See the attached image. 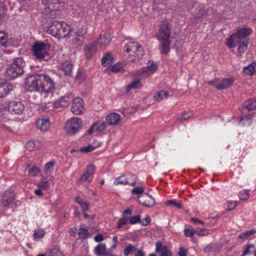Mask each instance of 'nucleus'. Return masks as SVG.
<instances>
[{
	"instance_id": "f257e3e1",
	"label": "nucleus",
	"mask_w": 256,
	"mask_h": 256,
	"mask_svg": "<svg viewBox=\"0 0 256 256\" xmlns=\"http://www.w3.org/2000/svg\"><path fill=\"white\" fill-rule=\"evenodd\" d=\"M25 86L29 92H52L54 90V82L44 74L35 73L30 74L25 80Z\"/></svg>"
},
{
	"instance_id": "f03ea898",
	"label": "nucleus",
	"mask_w": 256,
	"mask_h": 256,
	"mask_svg": "<svg viewBox=\"0 0 256 256\" xmlns=\"http://www.w3.org/2000/svg\"><path fill=\"white\" fill-rule=\"evenodd\" d=\"M46 32L58 38L66 37L71 32L70 26L66 22L53 21L46 28Z\"/></svg>"
},
{
	"instance_id": "7ed1b4c3",
	"label": "nucleus",
	"mask_w": 256,
	"mask_h": 256,
	"mask_svg": "<svg viewBox=\"0 0 256 256\" xmlns=\"http://www.w3.org/2000/svg\"><path fill=\"white\" fill-rule=\"evenodd\" d=\"M170 28L168 24L166 22L162 23L160 26L156 36L157 39L160 42V50L162 54H166L170 51Z\"/></svg>"
},
{
	"instance_id": "20e7f679",
	"label": "nucleus",
	"mask_w": 256,
	"mask_h": 256,
	"mask_svg": "<svg viewBox=\"0 0 256 256\" xmlns=\"http://www.w3.org/2000/svg\"><path fill=\"white\" fill-rule=\"evenodd\" d=\"M124 56L128 54V60L130 62H139L143 57L144 52L142 46L136 42H130L125 46Z\"/></svg>"
},
{
	"instance_id": "39448f33",
	"label": "nucleus",
	"mask_w": 256,
	"mask_h": 256,
	"mask_svg": "<svg viewBox=\"0 0 256 256\" xmlns=\"http://www.w3.org/2000/svg\"><path fill=\"white\" fill-rule=\"evenodd\" d=\"M256 108V100L250 99L247 100L242 109V116L240 118V124L245 126L250 124L253 114L250 110Z\"/></svg>"
},
{
	"instance_id": "423d86ee",
	"label": "nucleus",
	"mask_w": 256,
	"mask_h": 256,
	"mask_svg": "<svg viewBox=\"0 0 256 256\" xmlns=\"http://www.w3.org/2000/svg\"><path fill=\"white\" fill-rule=\"evenodd\" d=\"M25 62L22 58H15L6 71V76L11 79H14L22 76L24 72L23 68Z\"/></svg>"
},
{
	"instance_id": "0eeeda50",
	"label": "nucleus",
	"mask_w": 256,
	"mask_h": 256,
	"mask_svg": "<svg viewBox=\"0 0 256 256\" xmlns=\"http://www.w3.org/2000/svg\"><path fill=\"white\" fill-rule=\"evenodd\" d=\"M251 33L252 30L250 28H240L227 40L226 44L230 48H234L238 42L244 40Z\"/></svg>"
},
{
	"instance_id": "6e6552de",
	"label": "nucleus",
	"mask_w": 256,
	"mask_h": 256,
	"mask_svg": "<svg viewBox=\"0 0 256 256\" xmlns=\"http://www.w3.org/2000/svg\"><path fill=\"white\" fill-rule=\"evenodd\" d=\"M50 44L42 42H36L32 47L33 55L36 59L42 60L48 58Z\"/></svg>"
},
{
	"instance_id": "1a4fd4ad",
	"label": "nucleus",
	"mask_w": 256,
	"mask_h": 256,
	"mask_svg": "<svg viewBox=\"0 0 256 256\" xmlns=\"http://www.w3.org/2000/svg\"><path fill=\"white\" fill-rule=\"evenodd\" d=\"M95 170V166L92 164H88L84 172L77 180V184L78 186H86L92 180Z\"/></svg>"
},
{
	"instance_id": "9d476101",
	"label": "nucleus",
	"mask_w": 256,
	"mask_h": 256,
	"mask_svg": "<svg viewBox=\"0 0 256 256\" xmlns=\"http://www.w3.org/2000/svg\"><path fill=\"white\" fill-rule=\"evenodd\" d=\"M72 96L69 94L60 97L58 100L54 103H49L45 104L43 106L45 109L51 110L54 108H64L68 106L72 100Z\"/></svg>"
},
{
	"instance_id": "9b49d317",
	"label": "nucleus",
	"mask_w": 256,
	"mask_h": 256,
	"mask_svg": "<svg viewBox=\"0 0 256 256\" xmlns=\"http://www.w3.org/2000/svg\"><path fill=\"white\" fill-rule=\"evenodd\" d=\"M82 123V121L80 118L73 117L66 122L65 130L70 134H74L80 130Z\"/></svg>"
},
{
	"instance_id": "f8f14e48",
	"label": "nucleus",
	"mask_w": 256,
	"mask_h": 256,
	"mask_svg": "<svg viewBox=\"0 0 256 256\" xmlns=\"http://www.w3.org/2000/svg\"><path fill=\"white\" fill-rule=\"evenodd\" d=\"M114 183L115 185L128 184L130 186H134L137 183V178L134 175L128 174L116 178Z\"/></svg>"
},
{
	"instance_id": "ddd939ff",
	"label": "nucleus",
	"mask_w": 256,
	"mask_h": 256,
	"mask_svg": "<svg viewBox=\"0 0 256 256\" xmlns=\"http://www.w3.org/2000/svg\"><path fill=\"white\" fill-rule=\"evenodd\" d=\"M133 198L137 199L140 203L146 206H152L154 204V199L148 193H134Z\"/></svg>"
},
{
	"instance_id": "4468645a",
	"label": "nucleus",
	"mask_w": 256,
	"mask_h": 256,
	"mask_svg": "<svg viewBox=\"0 0 256 256\" xmlns=\"http://www.w3.org/2000/svg\"><path fill=\"white\" fill-rule=\"evenodd\" d=\"M234 80L232 78H222L221 80L216 79L214 81L208 82L209 84L216 86L218 90H222L230 87L233 84Z\"/></svg>"
},
{
	"instance_id": "2eb2a0df",
	"label": "nucleus",
	"mask_w": 256,
	"mask_h": 256,
	"mask_svg": "<svg viewBox=\"0 0 256 256\" xmlns=\"http://www.w3.org/2000/svg\"><path fill=\"white\" fill-rule=\"evenodd\" d=\"M84 108V102L81 98L77 97L72 100L70 110L73 114H82Z\"/></svg>"
},
{
	"instance_id": "dca6fc26",
	"label": "nucleus",
	"mask_w": 256,
	"mask_h": 256,
	"mask_svg": "<svg viewBox=\"0 0 256 256\" xmlns=\"http://www.w3.org/2000/svg\"><path fill=\"white\" fill-rule=\"evenodd\" d=\"M111 40V34L108 32H106L100 34L99 38L94 41V44L101 48H105L110 44Z\"/></svg>"
},
{
	"instance_id": "f3484780",
	"label": "nucleus",
	"mask_w": 256,
	"mask_h": 256,
	"mask_svg": "<svg viewBox=\"0 0 256 256\" xmlns=\"http://www.w3.org/2000/svg\"><path fill=\"white\" fill-rule=\"evenodd\" d=\"M155 251L158 253L159 256H172L171 250L160 242H156Z\"/></svg>"
},
{
	"instance_id": "a211bd4d",
	"label": "nucleus",
	"mask_w": 256,
	"mask_h": 256,
	"mask_svg": "<svg viewBox=\"0 0 256 256\" xmlns=\"http://www.w3.org/2000/svg\"><path fill=\"white\" fill-rule=\"evenodd\" d=\"M14 88L12 84L5 80H0V98L7 95Z\"/></svg>"
},
{
	"instance_id": "6ab92c4d",
	"label": "nucleus",
	"mask_w": 256,
	"mask_h": 256,
	"mask_svg": "<svg viewBox=\"0 0 256 256\" xmlns=\"http://www.w3.org/2000/svg\"><path fill=\"white\" fill-rule=\"evenodd\" d=\"M24 110V106L20 102L12 101L8 105L9 111L15 114H22Z\"/></svg>"
},
{
	"instance_id": "aec40b11",
	"label": "nucleus",
	"mask_w": 256,
	"mask_h": 256,
	"mask_svg": "<svg viewBox=\"0 0 256 256\" xmlns=\"http://www.w3.org/2000/svg\"><path fill=\"white\" fill-rule=\"evenodd\" d=\"M10 45V42L8 40V36L4 32L0 31V55L5 52L6 48Z\"/></svg>"
},
{
	"instance_id": "412c9836",
	"label": "nucleus",
	"mask_w": 256,
	"mask_h": 256,
	"mask_svg": "<svg viewBox=\"0 0 256 256\" xmlns=\"http://www.w3.org/2000/svg\"><path fill=\"white\" fill-rule=\"evenodd\" d=\"M42 4L47 6L50 11H57L60 10V0H42Z\"/></svg>"
},
{
	"instance_id": "4be33fe9",
	"label": "nucleus",
	"mask_w": 256,
	"mask_h": 256,
	"mask_svg": "<svg viewBox=\"0 0 256 256\" xmlns=\"http://www.w3.org/2000/svg\"><path fill=\"white\" fill-rule=\"evenodd\" d=\"M106 123L110 126H118L120 122V116L117 113L112 112L106 117Z\"/></svg>"
},
{
	"instance_id": "5701e85b",
	"label": "nucleus",
	"mask_w": 256,
	"mask_h": 256,
	"mask_svg": "<svg viewBox=\"0 0 256 256\" xmlns=\"http://www.w3.org/2000/svg\"><path fill=\"white\" fill-rule=\"evenodd\" d=\"M132 214V210L129 208H126L122 212V217L119 219L116 226L117 228H120L122 226L126 224L129 220V216Z\"/></svg>"
},
{
	"instance_id": "b1692460",
	"label": "nucleus",
	"mask_w": 256,
	"mask_h": 256,
	"mask_svg": "<svg viewBox=\"0 0 256 256\" xmlns=\"http://www.w3.org/2000/svg\"><path fill=\"white\" fill-rule=\"evenodd\" d=\"M37 128L42 132L47 131L50 126V122L48 118H38L36 122Z\"/></svg>"
},
{
	"instance_id": "393cba45",
	"label": "nucleus",
	"mask_w": 256,
	"mask_h": 256,
	"mask_svg": "<svg viewBox=\"0 0 256 256\" xmlns=\"http://www.w3.org/2000/svg\"><path fill=\"white\" fill-rule=\"evenodd\" d=\"M208 8L202 5H198L194 12V16L196 18H201L206 15Z\"/></svg>"
},
{
	"instance_id": "a878e982",
	"label": "nucleus",
	"mask_w": 256,
	"mask_h": 256,
	"mask_svg": "<svg viewBox=\"0 0 256 256\" xmlns=\"http://www.w3.org/2000/svg\"><path fill=\"white\" fill-rule=\"evenodd\" d=\"M50 186V182L42 176L41 180L37 184V188L34 192H42L47 190Z\"/></svg>"
},
{
	"instance_id": "bb28decb",
	"label": "nucleus",
	"mask_w": 256,
	"mask_h": 256,
	"mask_svg": "<svg viewBox=\"0 0 256 256\" xmlns=\"http://www.w3.org/2000/svg\"><path fill=\"white\" fill-rule=\"evenodd\" d=\"M26 170L28 172V176H30L36 177L41 174L40 168L34 165H28Z\"/></svg>"
},
{
	"instance_id": "cd10ccee",
	"label": "nucleus",
	"mask_w": 256,
	"mask_h": 256,
	"mask_svg": "<svg viewBox=\"0 0 256 256\" xmlns=\"http://www.w3.org/2000/svg\"><path fill=\"white\" fill-rule=\"evenodd\" d=\"M26 148L29 151L39 150L42 147V144L38 140L29 141L26 144Z\"/></svg>"
},
{
	"instance_id": "c85d7f7f",
	"label": "nucleus",
	"mask_w": 256,
	"mask_h": 256,
	"mask_svg": "<svg viewBox=\"0 0 256 256\" xmlns=\"http://www.w3.org/2000/svg\"><path fill=\"white\" fill-rule=\"evenodd\" d=\"M14 200V197L13 195L4 194L2 197L1 202L4 208H7L9 207Z\"/></svg>"
},
{
	"instance_id": "c756f323",
	"label": "nucleus",
	"mask_w": 256,
	"mask_h": 256,
	"mask_svg": "<svg viewBox=\"0 0 256 256\" xmlns=\"http://www.w3.org/2000/svg\"><path fill=\"white\" fill-rule=\"evenodd\" d=\"M95 44H88L84 46V51L85 52V55L88 58H90L93 54V53L95 52Z\"/></svg>"
},
{
	"instance_id": "7c9ffc66",
	"label": "nucleus",
	"mask_w": 256,
	"mask_h": 256,
	"mask_svg": "<svg viewBox=\"0 0 256 256\" xmlns=\"http://www.w3.org/2000/svg\"><path fill=\"white\" fill-rule=\"evenodd\" d=\"M238 42L240 44L238 46V54L237 56L241 57L242 54H244V52L247 49L248 42L247 40H244Z\"/></svg>"
},
{
	"instance_id": "2f4dec72",
	"label": "nucleus",
	"mask_w": 256,
	"mask_h": 256,
	"mask_svg": "<svg viewBox=\"0 0 256 256\" xmlns=\"http://www.w3.org/2000/svg\"><path fill=\"white\" fill-rule=\"evenodd\" d=\"M110 70L114 73L124 72L126 71L124 64L121 62H117L114 64L111 67Z\"/></svg>"
},
{
	"instance_id": "473e14b6",
	"label": "nucleus",
	"mask_w": 256,
	"mask_h": 256,
	"mask_svg": "<svg viewBox=\"0 0 256 256\" xmlns=\"http://www.w3.org/2000/svg\"><path fill=\"white\" fill-rule=\"evenodd\" d=\"M72 65L70 62L66 61L62 65V70L65 74L70 75L72 72Z\"/></svg>"
},
{
	"instance_id": "72a5a7b5",
	"label": "nucleus",
	"mask_w": 256,
	"mask_h": 256,
	"mask_svg": "<svg viewBox=\"0 0 256 256\" xmlns=\"http://www.w3.org/2000/svg\"><path fill=\"white\" fill-rule=\"evenodd\" d=\"M101 62L103 66H111L113 63L114 59L112 56L108 54L102 58Z\"/></svg>"
},
{
	"instance_id": "f704fd0d",
	"label": "nucleus",
	"mask_w": 256,
	"mask_h": 256,
	"mask_svg": "<svg viewBox=\"0 0 256 256\" xmlns=\"http://www.w3.org/2000/svg\"><path fill=\"white\" fill-rule=\"evenodd\" d=\"M256 64L254 62H253L250 65L244 67L243 68V72H244L248 74V76H252L254 74V73L256 72Z\"/></svg>"
},
{
	"instance_id": "c9c22d12",
	"label": "nucleus",
	"mask_w": 256,
	"mask_h": 256,
	"mask_svg": "<svg viewBox=\"0 0 256 256\" xmlns=\"http://www.w3.org/2000/svg\"><path fill=\"white\" fill-rule=\"evenodd\" d=\"M169 96L168 93L165 90H161L154 96V98L156 100L161 102L162 100L167 98Z\"/></svg>"
},
{
	"instance_id": "e433bc0d",
	"label": "nucleus",
	"mask_w": 256,
	"mask_h": 256,
	"mask_svg": "<svg viewBox=\"0 0 256 256\" xmlns=\"http://www.w3.org/2000/svg\"><path fill=\"white\" fill-rule=\"evenodd\" d=\"M152 74L146 67H144L138 70L137 76L142 78H145L152 75Z\"/></svg>"
},
{
	"instance_id": "4c0bfd02",
	"label": "nucleus",
	"mask_w": 256,
	"mask_h": 256,
	"mask_svg": "<svg viewBox=\"0 0 256 256\" xmlns=\"http://www.w3.org/2000/svg\"><path fill=\"white\" fill-rule=\"evenodd\" d=\"M142 86V84L139 80H135L126 86V91L128 92L132 89H137Z\"/></svg>"
},
{
	"instance_id": "58836bf2",
	"label": "nucleus",
	"mask_w": 256,
	"mask_h": 256,
	"mask_svg": "<svg viewBox=\"0 0 256 256\" xmlns=\"http://www.w3.org/2000/svg\"><path fill=\"white\" fill-rule=\"evenodd\" d=\"M84 38V37H80L76 34H74L71 39V42L73 44L80 45L82 44Z\"/></svg>"
},
{
	"instance_id": "ea45409f",
	"label": "nucleus",
	"mask_w": 256,
	"mask_h": 256,
	"mask_svg": "<svg viewBox=\"0 0 256 256\" xmlns=\"http://www.w3.org/2000/svg\"><path fill=\"white\" fill-rule=\"evenodd\" d=\"M75 200L80 205L83 212H85L86 210H88L89 206L88 202L83 201L78 197L76 198Z\"/></svg>"
},
{
	"instance_id": "a19ab883",
	"label": "nucleus",
	"mask_w": 256,
	"mask_h": 256,
	"mask_svg": "<svg viewBox=\"0 0 256 256\" xmlns=\"http://www.w3.org/2000/svg\"><path fill=\"white\" fill-rule=\"evenodd\" d=\"M146 68L148 70L153 74L157 70L158 66L154 62L149 60L146 64Z\"/></svg>"
},
{
	"instance_id": "79ce46f5",
	"label": "nucleus",
	"mask_w": 256,
	"mask_h": 256,
	"mask_svg": "<svg viewBox=\"0 0 256 256\" xmlns=\"http://www.w3.org/2000/svg\"><path fill=\"white\" fill-rule=\"evenodd\" d=\"M137 248L132 244H130L127 246L124 250V256H128L132 252H135Z\"/></svg>"
},
{
	"instance_id": "37998d69",
	"label": "nucleus",
	"mask_w": 256,
	"mask_h": 256,
	"mask_svg": "<svg viewBox=\"0 0 256 256\" xmlns=\"http://www.w3.org/2000/svg\"><path fill=\"white\" fill-rule=\"evenodd\" d=\"M96 253L98 254H104L106 252V246L104 244H100L95 248Z\"/></svg>"
},
{
	"instance_id": "c03bdc74",
	"label": "nucleus",
	"mask_w": 256,
	"mask_h": 256,
	"mask_svg": "<svg viewBox=\"0 0 256 256\" xmlns=\"http://www.w3.org/2000/svg\"><path fill=\"white\" fill-rule=\"evenodd\" d=\"M237 205L236 201H228L224 204V207L226 210L230 211L233 210Z\"/></svg>"
},
{
	"instance_id": "a18cd8bd",
	"label": "nucleus",
	"mask_w": 256,
	"mask_h": 256,
	"mask_svg": "<svg viewBox=\"0 0 256 256\" xmlns=\"http://www.w3.org/2000/svg\"><path fill=\"white\" fill-rule=\"evenodd\" d=\"M47 256H63V254L59 249L53 248L50 250Z\"/></svg>"
},
{
	"instance_id": "49530a36",
	"label": "nucleus",
	"mask_w": 256,
	"mask_h": 256,
	"mask_svg": "<svg viewBox=\"0 0 256 256\" xmlns=\"http://www.w3.org/2000/svg\"><path fill=\"white\" fill-rule=\"evenodd\" d=\"M136 111V108L134 106H129L126 108H124L122 110V114L125 116H128V114H132L134 113Z\"/></svg>"
},
{
	"instance_id": "de8ad7c7",
	"label": "nucleus",
	"mask_w": 256,
	"mask_h": 256,
	"mask_svg": "<svg viewBox=\"0 0 256 256\" xmlns=\"http://www.w3.org/2000/svg\"><path fill=\"white\" fill-rule=\"evenodd\" d=\"M166 204L168 206H172L178 208H182V205L180 202H177L175 200H167Z\"/></svg>"
},
{
	"instance_id": "09e8293b",
	"label": "nucleus",
	"mask_w": 256,
	"mask_h": 256,
	"mask_svg": "<svg viewBox=\"0 0 256 256\" xmlns=\"http://www.w3.org/2000/svg\"><path fill=\"white\" fill-rule=\"evenodd\" d=\"M255 230H251L248 231H246L242 234H240L238 237L240 239L242 240H246L248 238L249 236H250L251 235H252L254 232Z\"/></svg>"
},
{
	"instance_id": "8fccbe9b",
	"label": "nucleus",
	"mask_w": 256,
	"mask_h": 256,
	"mask_svg": "<svg viewBox=\"0 0 256 256\" xmlns=\"http://www.w3.org/2000/svg\"><path fill=\"white\" fill-rule=\"evenodd\" d=\"M96 126V130L102 132L106 130V124L104 122H100L94 124Z\"/></svg>"
},
{
	"instance_id": "3c124183",
	"label": "nucleus",
	"mask_w": 256,
	"mask_h": 256,
	"mask_svg": "<svg viewBox=\"0 0 256 256\" xmlns=\"http://www.w3.org/2000/svg\"><path fill=\"white\" fill-rule=\"evenodd\" d=\"M78 236L80 238L84 239L88 238V230L84 228H80L78 232Z\"/></svg>"
},
{
	"instance_id": "603ef678",
	"label": "nucleus",
	"mask_w": 256,
	"mask_h": 256,
	"mask_svg": "<svg viewBox=\"0 0 256 256\" xmlns=\"http://www.w3.org/2000/svg\"><path fill=\"white\" fill-rule=\"evenodd\" d=\"M86 33L87 28L85 27L82 26L79 28L74 34L80 37H84V38H85V36Z\"/></svg>"
},
{
	"instance_id": "864d4df0",
	"label": "nucleus",
	"mask_w": 256,
	"mask_h": 256,
	"mask_svg": "<svg viewBox=\"0 0 256 256\" xmlns=\"http://www.w3.org/2000/svg\"><path fill=\"white\" fill-rule=\"evenodd\" d=\"M45 234V232L42 229H38L36 230L34 234V236L35 239H39L42 238Z\"/></svg>"
},
{
	"instance_id": "5fc2aeb1",
	"label": "nucleus",
	"mask_w": 256,
	"mask_h": 256,
	"mask_svg": "<svg viewBox=\"0 0 256 256\" xmlns=\"http://www.w3.org/2000/svg\"><path fill=\"white\" fill-rule=\"evenodd\" d=\"M130 224H134L136 223H140V215H137L136 216H132L130 218L129 216V220H128Z\"/></svg>"
},
{
	"instance_id": "6e6d98bb",
	"label": "nucleus",
	"mask_w": 256,
	"mask_h": 256,
	"mask_svg": "<svg viewBox=\"0 0 256 256\" xmlns=\"http://www.w3.org/2000/svg\"><path fill=\"white\" fill-rule=\"evenodd\" d=\"M54 164V162H50L46 163L44 166L45 172L46 173L51 172L53 170Z\"/></svg>"
},
{
	"instance_id": "4d7b16f0",
	"label": "nucleus",
	"mask_w": 256,
	"mask_h": 256,
	"mask_svg": "<svg viewBox=\"0 0 256 256\" xmlns=\"http://www.w3.org/2000/svg\"><path fill=\"white\" fill-rule=\"evenodd\" d=\"M94 147L89 144L88 146L82 147L80 149V151L82 152H88L94 150Z\"/></svg>"
},
{
	"instance_id": "13d9d810",
	"label": "nucleus",
	"mask_w": 256,
	"mask_h": 256,
	"mask_svg": "<svg viewBox=\"0 0 256 256\" xmlns=\"http://www.w3.org/2000/svg\"><path fill=\"white\" fill-rule=\"evenodd\" d=\"M198 5L199 4L194 0H188L186 6L188 10H191L194 6L196 8Z\"/></svg>"
},
{
	"instance_id": "bf43d9fd",
	"label": "nucleus",
	"mask_w": 256,
	"mask_h": 256,
	"mask_svg": "<svg viewBox=\"0 0 256 256\" xmlns=\"http://www.w3.org/2000/svg\"><path fill=\"white\" fill-rule=\"evenodd\" d=\"M184 232L186 236L191 237L196 233V230L192 228H188L184 229Z\"/></svg>"
},
{
	"instance_id": "052dcab7",
	"label": "nucleus",
	"mask_w": 256,
	"mask_h": 256,
	"mask_svg": "<svg viewBox=\"0 0 256 256\" xmlns=\"http://www.w3.org/2000/svg\"><path fill=\"white\" fill-rule=\"evenodd\" d=\"M196 233L200 236H206L209 234L208 231L206 228H198L196 230Z\"/></svg>"
},
{
	"instance_id": "680f3d73",
	"label": "nucleus",
	"mask_w": 256,
	"mask_h": 256,
	"mask_svg": "<svg viewBox=\"0 0 256 256\" xmlns=\"http://www.w3.org/2000/svg\"><path fill=\"white\" fill-rule=\"evenodd\" d=\"M146 190H147L146 186H141L134 188L131 190V192H144V191H146Z\"/></svg>"
},
{
	"instance_id": "e2e57ef3",
	"label": "nucleus",
	"mask_w": 256,
	"mask_h": 256,
	"mask_svg": "<svg viewBox=\"0 0 256 256\" xmlns=\"http://www.w3.org/2000/svg\"><path fill=\"white\" fill-rule=\"evenodd\" d=\"M214 247L213 245L210 244L207 246L204 250V251L205 253H206L208 254H210L212 252H214Z\"/></svg>"
},
{
	"instance_id": "0e129e2a",
	"label": "nucleus",
	"mask_w": 256,
	"mask_h": 256,
	"mask_svg": "<svg viewBox=\"0 0 256 256\" xmlns=\"http://www.w3.org/2000/svg\"><path fill=\"white\" fill-rule=\"evenodd\" d=\"M192 113H188L186 112L183 114L181 117L180 118V120L181 121L182 120H188V118H192Z\"/></svg>"
},
{
	"instance_id": "69168bd1",
	"label": "nucleus",
	"mask_w": 256,
	"mask_h": 256,
	"mask_svg": "<svg viewBox=\"0 0 256 256\" xmlns=\"http://www.w3.org/2000/svg\"><path fill=\"white\" fill-rule=\"evenodd\" d=\"M238 196L240 200H246L249 197L248 193H238Z\"/></svg>"
},
{
	"instance_id": "338daca9",
	"label": "nucleus",
	"mask_w": 256,
	"mask_h": 256,
	"mask_svg": "<svg viewBox=\"0 0 256 256\" xmlns=\"http://www.w3.org/2000/svg\"><path fill=\"white\" fill-rule=\"evenodd\" d=\"M151 221L150 218L147 216L146 218L140 220V224L144 226H146L150 223Z\"/></svg>"
},
{
	"instance_id": "774afa93",
	"label": "nucleus",
	"mask_w": 256,
	"mask_h": 256,
	"mask_svg": "<svg viewBox=\"0 0 256 256\" xmlns=\"http://www.w3.org/2000/svg\"><path fill=\"white\" fill-rule=\"evenodd\" d=\"M187 250L180 248L178 252V256H187Z\"/></svg>"
}]
</instances>
